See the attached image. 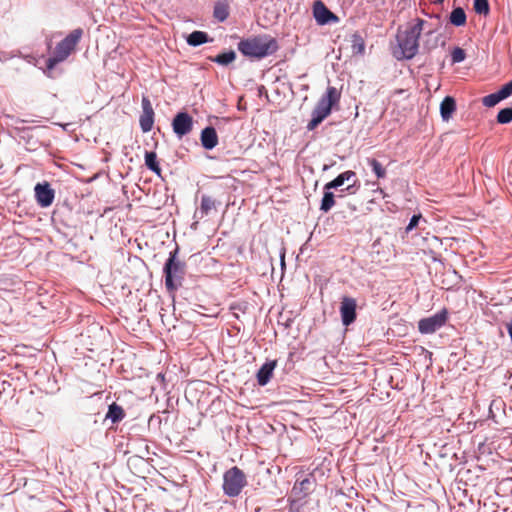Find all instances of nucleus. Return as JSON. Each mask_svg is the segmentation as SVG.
<instances>
[{
    "instance_id": "nucleus-1",
    "label": "nucleus",
    "mask_w": 512,
    "mask_h": 512,
    "mask_svg": "<svg viewBox=\"0 0 512 512\" xmlns=\"http://www.w3.org/2000/svg\"><path fill=\"white\" fill-rule=\"evenodd\" d=\"M426 22L417 19L415 24L408 26L405 30L397 33V46L393 50L396 59H412L418 52V39L423 31Z\"/></svg>"
},
{
    "instance_id": "nucleus-2",
    "label": "nucleus",
    "mask_w": 512,
    "mask_h": 512,
    "mask_svg": "<svg viewBox=\"0 0 512 512\" xmlns=\"http://www.w3.org/2000/svg\"><path fill=\"white\" fill-rule=\"evenodd\" d=\"M277 49V41L268 35L255 36L238 43V50L250 58L262 59L272 55Z\"/></svg>"
},
{
    "instance_id": "nucleus-3",
    "label": "nucleus",
    "mask_w": 512,
    "mask_h": 512,
    "mask_svg": "<svg viewBox=\"0 0 512 512\" xmlns=\"http://www.w3.org/2000/svg\"><path fill=\"white\" fill-rule=\"evenodd\" d=\"M178 252V247L170 251L163 268L165 287L169 292H174L181 287L185 276L186 264L177 258Z\"/></svg>"
},
{
    "instance_id": "nucleus-4",
    "label": "nucleus",
    "mask_w": 512,
    "mask_h": 512,
    "mask_svg": "<svg viewBox=\"0 0 512 512\" xmlns=\"http://www.w3.org/2000/svg\"><path fill=\"white\" fill-rule=\"evenodd\" d=\"M83 35L81 28L71 31L61 42H59L54 50L53 56L48 58L46 65L48 69H53L58 63L66 60L71 52L75 49Z\"/></svg>"
},
{
    "instance_id": "nucleus-5",
    "label": "nucleus",
    "mask_w": 512,
    "mask_h": 512,
    "mask_svg": "<svg viewBox=\"0 0 512 512\" xmlns=\"http://www.w3.org/2000/svg\"><path fill=\"white\" fill-rule=\"evenodd\" d=\"M244 472L238 467H232L223 475V492L229 497H237L246 486Z\"/></svg>"
},
{
    "instance_id": "nucleus-6",
    "label": "nucleus",
    "mask_w": 512,
    "mask_h": 512,
    "mask_svg": "<svg viewBox=\"0 0 512 512\" xmlns=\"http://www.w3.org/2000/svg\"><path fill=\"white\" fill-rule=\"evenodd\" d=\"M339 93L335 87H328L325 95L321 97L312 114L324 120L330 113L332 106L338 101Z\"/></svg>"
},
{
    "instance_id": "nucleus-7",
    "label": "nucleus",
    "mask_w": 512,
    "mask_h": 512,
    "mask_svg": "<svg viewBox=\"0 0 512 512\" xmlns=\"http://www.w3.org/2000/svg\"><path fill=\"white\" fill-rule=\"evenodd\" d=\"M350 181L352 183L349 184L345 189H342L341 191H346L349 194H354V193H356L359 185L358 186L356 185L358 182L356 173L351 170H348V171H345V172L339 174L335 179L326 183L324 186V190L337 189V188L343 186L345 182H350Z\"/></svg>"
},
{
    "instance_id": "nucleus-8",
    "label": "nucleus",
    "mask_w": 512,
    "mask_h": 512,
    "mask_svg": "<svg viewBox=\"0 0 512 512\" xmlns=\"http://www.w3.org/2000/svg\"><path fill=\"white\" fill-rule=\"evenodd\" d=\"M173 132L181 139L193 129V118L187 112H179L172 120Z\"/></svg>"
},
{
    "instance_id": "nucleus-9",
    "label": "nucleus",
    "mask_w": 512,
    "mask_h": 512,
    "mask_svg": "<svg viewBox=\"0 0 512 512\" xmlns=\"http://www.w3.org/2000/svg\"><path fill=\"white\" fill-rule=\"evenodd\" d=\"M35 199L37 204L46 208L49 207L55 198V191L48 182L37 183L34 187Z\"/></svg>"
},
{
    "instance_id": "nucleus-10",
    "label": "nucleus",
    "mask_w": 512,
    "mask_h": 512,
    "mask_svg": "<svg viewBox=\"0 0 512 512\" xmlns=\"http://www.w3.org/2000/svg\"><path fill=\"white\" fill-rule=\"evenodd\" d=\"M140 127L144 133L151 131L154 124V110L148 98H142V114L139 119Z\"/></svg>"
},
{
    "instance_id": "nucleus-11",
    "label": "nucleus",
    "mask_w": 512,
    "mask_h": 512,
    "mask_svg": "<svg viewBox=\"0 0 512 512\" xmlns=\"http://www.w3.org/2000/svg\"><path fill=\"white\" fill-rule=\"evenodd\" d=\"M313 15L318 24L324 25L336 21L337 17L325 6L322 1H316L313 5Z\"/></svg>"
},
{
    "instance_id": "nucleus-12",
    "label": "nucleus",
    "mask_w": 512,
    "mask_h": 512,
    "mask_svg": "<svg viewBox=\"0 0 512 512\" xmlns=\"http://www.w3.org/2000/svg\"><path fill=\"white\" fill-rule=\"evenodd\" d=\"M314 479L312 477H305L303 479H297L293 488L292 494L298 499L306 497L313 490Z\"/></svg>"
},
{
    "instance_id": "nucleus-13",
    "label": "nucleus",
    "mask_w": 512,
    "mask_h": 512,
    "mask_svg": "<svg viewBox=\"0 0 512 512\" xmlns=\"http://www.w3.org/2000/svg\"><path fill=\"white\" fill-rule=\"evenodd\" d=\"M200 140L205 149L211 150L215 148L218 144V136L215 128L212 126L205 127L201 132Z\"/></svg>"
},
{
    "instance_id": "nucleus-14",
    "label": "nucleus",
    "mask_w": 512,
    "mask_h": 512,
    "mask_svg": "<svg viewBox=\"0 0 512 512\" xmlns=\"http://www.w3.org/2000/svg\"><path fill=\"white\" fill-rule=\"evenodd\" d=\"M342 320L349 321L356 318V301L353 298L345 297L341 302Z\"/></svg>"
},
{
    "instance_id": "nucleus-15",
    "label": "nucleus",
    "mask_w": 512,
    "mask_h": 512,
    "mask_svg": "<svg viewBox=\"0 0 512 512\" xmlns=\"http://www.w3.org/2000/svg\"><path fill=\"white\" fill-rule=\"evenodd\" d=\"M276 367L275 361L265 362L257 372V382L260 386H265L271 379Z\"/></svg>"
},
{
    "instance_id": "nucleus-16",
    "label": "nucleus",
    "mask_w": 512,
    "mask_h": 512,
    "mask_svg": "<svg viewBox=\"0 0 512 512\" xmlns=\"http://www.w3.org/2000/svg\"><path fill=\"white\" fill-rule=\"evenodd\" d=\"M215 209V201L208 195H203L201 197V204L199 209L195 212V217L200 219L209 215L212 210Z\"/></svg>"
},
{
    "instance_id": "nucleus-17",
    "label": "nucleus",
    "mask_w": 512,
    "mask_h": 512,
    "mask_svg": "<svg viewBox=\"0 0 512 512\" xmlns=\"http://www.w3.org/2000/svg\"><path fill=\"white\" fill-rule=\"evenodd\" d=\"M455 108V100L450 96L445 97L440 104V113L443 120H448L455 111Z\"/></svg>"
},
{
    "instance_id": "nucleus-18",
    "label": "nucleus",
    "mask_w": 512,
    "mask_h": 512,
    "mask_svg": "<svg viewBox=\"0 0 512 512\" xmlns=\"http://www.w3.org/2000/svg\"><path fill=\"white\" fill-rule=\"evenodd\" d=\"M190 46L196 47L209 41L208 34L203 31H193L186 39Z\"/></svg>"
},
{
    "instance_id": "nucleus-19",
    "label": "nucleus",
    "mask_w": 512,
    "mask_h": 512,
    "mask_svg": "<svg viewBox=\"0 0 512 512\" xmlns=\"http://www.w3.org/2000/svg\"><path fill=\"white\" fill-rule=\"evenodd\" d=\"M125 416L124 410L121 406L116 403H112L108 407V412L106 414V419L111 420L112 423H118Z\"/></svg>"
},
{
    "instance_id": "nucleus-20",
    "label": "nucleus",
    "mask_w": 512,
    "mask_h": 512,
    "mask_svg": "<svg viewBox=\"0 0 512 512\" xmlns=\"http://www.w3.org/2000/svg\"><path fill=\"white\" fill-rule=\"evenodd\" d=\"M450 23L460 27L466 23V14L463 8L457 7L452 10L449 17Z\"/></svg>"
},
{
    "instance_id": "nucleus-21",
    "label": "nucleus",
    "mask_w": 512,
    "mask_h": 512,
    "mask_svg": "<svg viewBox=\"0 0 512 512\" xmlns=\"http://www.w3.org/2000/svg\"><path fill=\"white\" fill-rule=\"evenodd\" d=\"M213 15L218 21L224 22L229 16L228 4L224 2H217L214 6Z\"/></svg>"
},
{
    "instance_id": "nucleus-22",
    "label": "nucleus",
    "mask_w": 512,
    "mask_h": 512,
    "mask_svg": "<svg viewBox=\"0 0 512 512\" xmlns=\"http://www.w3.org/2000/svg\"><path fill=\"white\" fill-rule=\"evenodd\" d=\"M335 195L331 192V190H324V194L321 200L320 210L322 212L327 213L331 210V208L335 204Z\"/></svg>"
},
{
    "instance_id": "nucleus-23",
    "label": "nucleus",
    "mask_w": 512,
    "mask_h": 512,
    "mask_svg": "<svg viewBox=\"0 0 512 512\" xmlns=\"http://www.w3.org/2000/svg\"><path fill=\"white\" fill-rule=\"evenodd\" d=\"M445 322H418V329L422 334H431L442 327Z\"/></svg>"
},
{
    "instance_id": "nucleus-24",
    "label": "nucleus",
    "mask_w": 512,
    "mask_h": 512,
    "mask_svg": "<svg viewBox=\"0 0 512 512\" xmlns=\"http://www.w3.org/2000/svg\"><path fill=\"white\" fill-rule=\"evenodd\" d=\"M145 165L156 174H160L161 168L157 162V155L155 152H146L145 153Z\"/></svg>"
},
{
    "instance_id": "nucleus-25",
    "label": "nucleus",
    "mask_w": 512,
    "mask_h": 512,
    "mask_svg": "<svg viewBox=\"0 0 512 512\" xmlns=\"http://www.w3.org/2000/svg\"><path fill=\"white\" fill-rule=\"evenodd\" d=\"M236 58V54L233 50L221 53L213 58V61L220 65H228L233 62Z\"/></svg>"
},
{
    "instance_id": "nucleus-26",
    "label": "nucleus",
    "mask_w": 512,
    "mask_h": 512,
    "mask_svg": "<svg viewBox=\"0 0 512 512\" xmlns=\"http://www.w3.org/2000/svg\"><path fill=\"white\" fill-rule=\"evenodd\" d=\"M369 166L372 171L375 173L377 178H384L386 176V169L382 166V164L376 159H368L367 160Z\"/></svg>"
},
{
    "instance_id": "nucleus-27",
    "label": "nucleus",
    "mask_w": 512,
    "mask_h": 512,
    "mask_svg": "<svg viewBox=\"0 0 512 512\" xmlns=\"http://www.w3.org/2000/svg\"><path fill=\"white\" fill-rule=\"evenodd\" d=\"M512 121V107L501 109L497 115V122L500 124H508Z\"/></svg>"
},
{
    "instance_id": "nucleus-28",
    "label": "nucleus",
    "mask_w": 512,
    "mask_h": 512,
    "mask_svg": "<svg viewBox=\"0 0 512 512\" xmlns=\"http://www.w3.org/2000/svg\"><path fill=\"white\" fill-rule=\"evenodd\" d=\"M502 100H503L502 97L500 96V94L497 91L495 93H492V94H489V95L483 97L482 103L486 107H493Z\"/></svg>"
},
{
    "instance_id": "nucleus-29",
    "label": "nucleus",
    "mask_w": 512,
    "mask_h": 512,
    "mask_svg": "<svg viewBox=\"0 0 512 512\" xmlns=\"http://www.w3.org/2000/svg\"><path fill=\"white\" fill-rule=\"evenodd\" d=\"M474 10L478 14L486 15L489 12L488 0H474Z\"/></svg>"
},
{
    "instance_id": "nucleus-30",
    "label": "nucleus",
    "mask_w": 512,
    "mask_h": 512,
    "mask_svg": "<svg viewBox=\"0 0 512 512\" xmlns=\"http://www.w3.org/2000/svg\"><path fill=\"white\" fill-rule=\"evenodd\" d=\"M465 57H466L465 51L460 47L454 48L451 53V59H452L453 64L460 63V62L464 61Z\"/></svg>"
},
{
    "instance_id": "nucleus-31",
    "label": "nucleus",
    "mask_w": 512,
    "mask_h": 512,
    "mask_svg": "<svg viewBox=\"0 0 512 512\" xmlns=\"http://www.w3.org/2000/svg\"><path fill=\"white\" fill-rule=\"evenodd\" d=\"M352 48L355 53L362 54L364 52V41L360 36H354Z\"/></svg>"
},
{
    "instance_id": "nucleus-32",
    "label": "nucleus",
    "mask_w": 512,
    "mask_h": 512,
    "mask_svg": "<svg viewBox=\"0 0 512 512\" xmlns=\"http://www.w3.org/2000/svg\"><path fill=\"white\" fill-rule=\"evenodd\" d=\"M498 93L500 94L503 100L508 98L512 94V80L503 85L501 89L498 90Z\"/></svg>"
},
{
    "instance_id": "nucleus-33",
    "label": "nucleus",
    "mask_w": 512,
    "mask_h": 512,
    "mask_svg": "<svg viewBox=\"0 0 512 512\" xmlns=\"http://www.w3.org/2000/svg\"><path fill=\"white\" fill-rule=\"evenodd\" d=\"M422 218V216L419 215H413L409 221V224L406 227V232H410L413 230L419 223V220Z\"/></svg>"
},
{
    "instance_id": "nucleus-34",
    "label": "nucleus",
    "mask_w": 512,
    "mask_h": 512,
    "mask_svg": "<svg viewBox=\"0 0 512 512\" xmlns=\"http://www.w3.org/2000/svg\"><path fill=\"white\" fill-rule=\"evenodd\" d=\"M323 120L312 114L311 120L307 124L308 130L315 129Z\"/></svg>"
},
{
    "instance_id": "nucleus-35",
    "label": "nucleus",
    "mask_w": 512,
    "mask_h": 512,
    "mask_svg": "<svg viewBox=\"0 0 512 512\" xmlns=\"http://www.w3.org/2000/svg\"><path fill=\"white\" fill-rule=\"evenodd\" d=\"M446 318H447V311L443 310V311L435 314L434 316L429 317V318H424L423 320L441 321V320H446Z\"/></svg>"
},
{
    "instance_id": "nucleus-36",
    "label": "nucleus",
    "mask_w": 512,
    "mask_h": 512,
    "mask_svg": "<svg viewBox=\"0 0 512 512\" xmlns=\"http://www.w3.org/2000/svg\"><path fill=\"white\" fill-rule=\"evenodd\" d=\"M240 332V327L232 325L231 328H227V333L231 336L236 335Z\"/></svg>"
},
{
    "instance_id": "nucleus-37",
    "label": "nucleus",
    "mask_w": 512,
    "mask_h": 512,
    "mask_svg": "<svg viewBox=\"0 0 512 512\" xmlns=\"http://www.w3.org/2000/svg\"><path fill=\"white\" fill-rule=\"evenodd\" d=\"M508 333L512 341V322H509L507 325Z\"/></svg>"
},
{
    "instance_id": "nucleus-38",
    "label": "nucleus",
    "mask_w": 512,
    "mask_h": 512,
    "mask_svg": "<svg viewBox=\"0 0 512 512\" xmlns=\"http://www.w3.org/2000/svg\"><path fill=\"white\" fill-rule=\"evenodd\" d=\"M350 323H351V322L345 321V322H343V325H344V326H348Z\"/></svg>"
},
{
    "instance_id": "nucleus-39",
    "label": "nucleus",
    "mask_w": 512,
    "mask_h": 512,
    "mask_svg": "<svg viewBox=\"0 0 512 512\" xmlns=\"http://www.w3.org/2000/svg\"><path fill=\"white\" fill-rule=\"evenodd\" d=\"M283 324L285 325V327H288V322H283Z\"/></svg>"
}]
</instances>
